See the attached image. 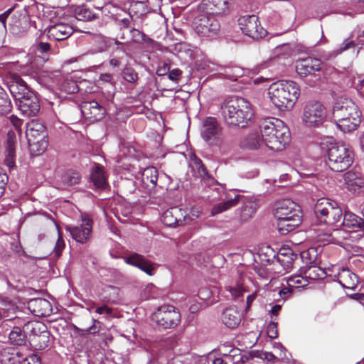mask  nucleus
<instances>
[{
    "mask_svg": "<svg viewBox=\"0 0 364 364\" xmlns=\"http://www.w3.org/2000/svg\"><path fill=\"white\" fill-rule=\"evenodd\" d=\"M64 247V242L61 238H59L56 242L55 247V252L57 255H60L63 248Z\"/></svg>",
    "mask_w": 364,
    "mask_h": 364,
    "instance_id": "680f3d73",
    "label": "nucleus"
},
{
    "mask_svg": "<svg viewBox=\"0 0 364 364\" xmlns=\"http://www.w3.org/2000/svg\"><path fill=\"white\" fill-rule=\"evenodd\" d=\"M318 237L321 241L341 245L343 240L347 239L348 233L344 230L334 229L331 233L318 235Z\"/></svg>",
    "mask_w": 364,
    "mask_h": 364,
    "instance_id": "473e14b6",
    "label": "nucleus"
},
{
    "mask_svg": "<svg viewBox=\"0 0 364 364\" xmlns=\"http://www.w3.org/2000/svg\"><path fill=\"white\" fill-rule=\"evenodd\" d=\"M343 179L346 188L350 191L356 192L364 186V181L361 174L355 171L345 173Z\"/></svg>",
    "mask_w": 364,
    "mask_h": 364,
    "instance_id": "bb28decb",
    "label": "nucleus"
},
{
    "mask_svg": "<svg viewBox=\"0 0 364 364\" xmlns=\"http://www.w3.org/2000/svg\"><path fill=\"white\" fill-rule=\"evenodd\" d=\"M222 321L228 328H234L241 321L240 314L234 307L227 308L223 313Z\"/></svg>",
    "mask_w": 364,
    "mask_h": 364,
    "instance_id": "c756f323",
    "label": "nucleus"
},
{
    "mask_svg": "<svg viewBox=\"0 0 364 364\" xmlns=\"http://www.w3.org/2000/svg\"><path fill=\"white\" fill-rule=\"evenodd\" d=\"M75 16L79 21H90L94 17L92 12L85 6L77 7L75 10Z\"/></svg>",
    "mask_w": 364,
    "mask_h": 364,
    "instance_id": "37998d69",
    "label": "nucleus"
},
{
    "mask_svg": "<svg viewBox=\"0 0 364 364\" xmlns=\"http://www.w3.org/2000/svg\"><path fill=\"white\" fill-rule=\"evenodd\" d=\"M183 364H205V356L188 355L184 358Z\"/></svg>",
    "mask_w": 364,
    "mask_h": 364,
    "instance_id": "09e8293b",
    "label": "nucleus"
},
{
    "mask_svg": "<svg viewBox=\"0 0 364 364\" xmlns=\"http://www.w3.org/2000/svg\"><path fill=\"white\" fill-rule=\"evenodd\" d=\"M193 26L199 36L208 38L216 37L220 29V24L215 16L203 10L195 16Z\"/></svg>",
    "mask_w": 364,
    "mask_h": 364,
    "instance_id": "6e6552de",
    "label": "nucleus"
},
{
    "mask_svg": "<svg viewBox=\"0 0 364 364\" xmlns=\"http://www.w3.org/2000/svg\"><path fill=\"white\" fill-rule=\"evenodd\" d=\"M11 102L4 91L0 97V114H6L11 110Z\"/></svg>",
    "mask_w": 364,
    "mask_h": 364,
    "instance_id": "c03bdc74",
    "label": "nucleus"
},
{
    "mask_svg": "<svg viewBox=\"0 0 364 364\" xmlns=\"http://www.w3.org/2000/svg\"><path fill=\"white\" fill-rule=\"evenodd\" d=\"M343 221L341 223L348 231L355 232L359 229L364 230V220L350 211L343 213Z\"/></svg>",
    "mask_w": 364,
    "mask_h": 364,
    "instance_id": "a878e982",
    "label": "nucleus"
},
{
    "mask_svg": "<svg viewBox=\"0 0 364 364\" xmlns=\"http://www.w3.org/2000/svg\"><path fill=\"white\" fill-rule=\"evenodd\" d=\"M124 260L127 264L139 268L149 276L155 274L156 264L139 254L132 253L124 257Z\"/></svg>",
    "mask_w": 364,
    "mask_h": 364,
    "instance_id": "a211bd4d",
    "label": "nucleus"
},
{
    "mask_svg": "<svg viewBox=\"0 0 364 364\" xmlns=\"http://www.w3.org/2000/svg\"><path fill=\"white\" fill-rule=\"evenodd\" d=\"M321 149L327 153V164L331 170L341 172L348 168L353 162V152L349 145L336 143L327 137L320 143Z\"/></svg>",
    "mask_w": 364,
    "mask_h": 364,
    "instance_id": "f257e3e1",
    "label": "nucleus"
},
{
    "mask_svg": "<svg viewBox=\"0 0 364 364\" xmlns=\"http://www.w3.org/2000/svg\"><path fill=\"white\" fill-rule=\"evenodd\" d=\"M272 104L279 109H291L299 96V88L294 81H278L272 83L268 90Z\"/></svg>",
    "mask_w": 364,
    "mask_h": 364,
    "instance_id": "39448f33",
    "label": "nucleus"
},
{
    "mask_svg": "<svg viewBox=\"0 0 364 364\" xmlns=\"http://www.w3.org/2000/svg\"><path fill=\"white\" fill-rule=\"evenodd\" d=\"M32 325V336L30 338L31 345L37 350H43L48 347L50 339L47 327L42 323H35Z\"/></svg>",
    "mask_w": 364,
    "mask_h": 364,
    "instance_id": "dca6fc26",
    "label": "nucleus"
},
{
    "mask_svg": "<svg viewBox=\"0 0 364 364\" xmlns=\"http://www.w3.org/2000/svg\"><path fill=\"white\" fill-rule=\"evenodd\" d=\"M240 198V195H235L233 198L228 196L226 200L223 201L213 208L211 211L212 215H214L220 213L236 205L239 203Z\"/></svg>",
    "mask_w": 364,
    "mask_h": 364,
    "instance_id": "e433bc0d",
    "label": "nucleus"
},
{
    "mask_svg": "<svg viewBox=\"0 0 364 364\" xmlns=\"http://www.w3.org/2000/svg\"><path fill=\"white\" fill-rule=\"evenodd\" d=\"M152 319L164 328H171L179 323L181 315L173 306H162L154 313Z\"/></svg>",
    "mask_w": 364,
    "mask_h": 364,
    "instance_id": "ddd939ff",
    "label": "nucleus"
},
{
    "mask_svg": "<svg viewBox=\"0 0 364 364\" xmlns=\"http://www.w3.org/2000/svg\"><path fill=\"white\" fill-rule=\"evenodd\" d=\"M20 364H41V360L36 355L32 354L24 358Z\"/></svg>",
    "mask_w": 364,
    "mask_h": 364,
    "instance_id": "5fc2aeb1",
    "label": "nucleus"
},
{
    "mask_svg": "<svg viewBox=\"0 0 364 364\" xmlns=\"http://www.w3.org/2000/svg\"><path fill=\"white\" fill-rule=\"evenodd\" d=\"M355 43L351 41V40H348V39H346L343 43L341 44V46H340V48L338 49L337 50V53H343V51L350 48H353L355 47Z\"/></svg>",
    "mask_w": 364,
    "mask_h": 364,
    "instance_id": "6e6d98bb",
    "label": "nucleus"
},
{
    "mask_svg": "<svg viewBox=\"0 0 364 364\" xmlns=\"http://www.w3.org/2000/svg\"><path fill=\"white\" fill-rule=\"evenodd\" d=\"M274 348L280 350L279 358H277L273 353L267 351H253L252 355L267 361H274L276 360H284L285 359L288 360L287 350L281 343L276 344Z\"/></svg>",
    "mask_w": 364,
    "mask_h": 364,
    "instance_id": "2f4dec72",
    "label": "nucleus"
},
{
    "mask_svg": "<svg viewBox=\"0 0 364 364\" xmlns=\"http://www.w3.org/2000/svg\"><path fill=\"white\" fill-rule=\"evenodd\" d=\"M260 133L264 145L275 151L282 150L289 141V128L279 119L269 118L262 122Z\"/></svg>",
    "mask_w": 364,
    "mask_h": 364,
    "instance_id": "7ed1b4c3",
    "label": "nucleus"
},
{
    "mask_svg": "<svg viewBox=\"0 0 364 364\" xmlns=\"http://www.w3.org/2000/svg\"><path fill=\"white\" fill-rule=\"evenodd\" d=\"M9 89L16 100V103L27 95L33 93V92L29 89L26 82L18 77H16L13 79L9 85Z\"/></svg>",
    "mask_w": 364,
    "mask_h": 364,
    "instance_id": "5701e85b",
    "label": "nucleus"
},
{
    "mask_svg": "<svg viewBox=\"0 0 364 364\" xmlns=\"http://www.w3.org/2000/svg\"><path fill=\"white\" fill-rule=\"evenodd\" d=\"M364 89V77L359 80L357 84V90L360 94H363V90Z\"/></svg>",
    "mask_w": 364,
    "mask_h": 364,
    "instance_id": "774afa93",
    "label": "nucleus"
},
{
    "mask_svg": "<svg viewBox=\"0 0 364 364\" xmlns=\"http://www.w3.org/2000/svg\"><path fill=\"white\" fill-rule=\"evenodd\" d=\"M183 217V213L181 209L173 207L166 210L163 213L162 221L166 225L172 227L176 225H178L180 222H182V218Z\"/></svg>",
    "mask_w": 364,
    "mask_h": 364,
    "instance_id": "c85d7f7f",
    "label": "nucleus"
},
{
    "mask_svg": "<svg viewBox=\"0 0 364 364\" xmlns=\"http://www.w3.org/2000/svg\"><path fill=\"white\" fill-rule=\"evenodd\" d=\"M100 80L102 82L110 83L112 85H114V84L112 75L109 73L101 74L100 76Z\"/></svg>",
    "mask_w": 364,
    "mask_h": 364,
    "instance_id": "bf43d9fd",
    "label": "nucleus"
},
{
    "mask_svg": "<svg viewBox=\"0 0 364 364\" xmlns=\"http://www.w3.org/2000/svg\"><path fill=\"white\" fill-rule=\"evenodd\" d=\"M210 364H227V363L223 358H216L215 359L210 358Z\"/></svg>",
    "mask_w": 364,
    "mask_h": 364,
    "instance_id": "338daca9",
    "label": "nucleus"
},
{
    "mask_svg": "<svg viewBox=\"0 0 364 364\" xmlns=\"http://www.w3.org/2000/svg\"><path fill=\"white\" fill-rule=\"evenodd\" d=\"M242 146L250 149H257L262 148L264 145L263 139L257 132H253L248 134L242 142Z\"/></svg>",
    "mask_w": 364,
    "mask_h": 364,
    "instance_id": "f704fd0d",
    "label": "nucleus"
},
{
    "mask_svg": "<svg viewBox=\"0 0 364 364\" xmlns=\"http://www.w3.org/2000/svg\"><path fill=\"white\" fill-rule=\"evenodd\" d=\"M29 310L36 316H48L52 312V306L49 301L43 298L31 299L28 304Z\"/></svg>",
    "mask_w": 364,
    "mask_h": 364,
    "instance_id": "393cba45",
    "label": "nucleus"
},
{
    "mask_svg": "<svg viewBox=\"0 0 364 364\" xmlns=\"http://www.w3.org/2000/svg\"><path fill=\"white\" fill-rule=\"evenodd\" d=\"M230 0H203L200 10L212 14H225L229 10Z\"/></svg>",
    "mask_w": 364,
    "mask_h": 364,
    "instance_id": "b1692460",
    "label": "nucleus"
},
{
    "mask_svg": "<svg viewBox=\"0 0 364 364\" xmlns=\"http://www.w3.org/2000/svg\"><path fill=\"white\" fill-rule=\"evenodd\" d=\"M91 180L97 188L105 189L108 186L107 175L100 164H95L92 168Z\"/></svg>",
    "mask_w": 364,
    "mask_h": 364,
    "instance_id": "cd10ccee",
    "label": "nucleus"
},
{
    "mask_svg": "<svg viewBox=\"0 0 364 364\" xmlns=\"http://www.w3.org/2000/svg\"><path fill=\"white\" fill-rule=\"evenodd\" d=\"M314 211L321 223L329 225L339 223L343 217V211L337 203L326 198L317 200Z\"/></svg>",
    "mask_w": 364,
    "mask_h": 364,
    "instance_id": "0eeeda50",
    "label": "nucleus"
},
{
    "mask_svg": "<svg viewBox=\"0 0 364 364\" xmlns=\"http://www.w3.org/2000/svg\"><path fill=\"white\" fill-rule=\"evenodd\" d=\"M80 174L75 171L68 170L65 171L61 176V181L63 186L61 188H65L68 186L77 184L80 181Z\"/></svg>",
    "mask_w": 364,
    "mask_h": 364,
    "instance_id": "4c0bfd02",
    "label": "nucleus"
},
{
    "mask_svg": "<svg viewBox=\"0 0 364 364\" xmlns=\"http://www.w3.org/2000/svg\"><path fill=\"white\" fill-rule=\"evenodd\" d=\"M10 342L16 346L25 345L26 336L19 327H14L9 335Z\"/></svg>",
    "mask_w": 364,
    "mask_h": 364,
    "instance_id": "ea45409f",
    "label": "nucleus"
},
{
    "mask_svg": "<svg viewBox=\"0 0 364 364\" xmlns=\"http://www.w3.org/2000/svg\"><path fill=\"white\" fill-rule=\"evenodd\" d=\"M277 229L281 235H287L301 223V211L299 205L290 199L279 200L275 206Z\"/></svg>",
    "mask_w": 364,
    "mask_h": 364,
    "instance_id": "20e7f679",
    "label": "nucleus"
},
{
    "mask_svg": "<svg viewBox=\"0 0 364 364\" xmlns=\"http://www.w3.org/2000/svg\"><path fill=\"white\" fill-rule=\"evenodd\" d=\"M122 77L124 80L130 83H135L138 80V74L135 70L127 66L122 70Z\"/></svg>",
    "mask_w": 364,
    "mask_h": 364,
    "instance_id": "a18cd8bd",
    "label": "nucleus"
},
{
    "mask_svg": "<svg viewBox=\"0 0 364 364\" xmlns=\"http://www.w3.org/2000/svg\"><path fill=\"white\" fill-rule=\"evenodd\" d=\"M326 118L325 107L319 102H310L303 109L301 119L308 127H318L323 124Z\"/></svg>",
    "mask_w": 364,
    "mask_h": 364,
    "instance_id": "1a4fd4ad",
    "label": "nucleus"
},
{
    "mask_svg": "<svg viewBox=\"0 0 364 364\" xmlns=\"http://www.w3.org/2000/svg\"><path fill=\"white\" fill-rule=\"evenodd\" d=\"M80 109L82 115L90 122L100 120L105 114V109L96 101L83 102Z\"/></svg>",
    "mask_w": 364,
    "mask_h": 364,
    "instance_id": "aec40b11",
    "label": "nucleus"
},
{
    "mask_svg": "<svg viewBox=\"0 0 364 364\" xmlns=\"http://www.w3.org/2000/svg\"><path fill=\"white\" fill-rule=\"evenodd\" d=\"M130 33L132 36V41L135 43H142L151 41V39L148 38L143 32H141L137 29H131Z\"/></svg>",
    "mask_w": 364,
    "mask_h": 364,
    "instance_id": "49530a36",
    "label": "nucleus"
},
{
    "mask_svg": "<svg viewBox=\"0 0 364 364\" xmlns=\"http://www.w3.org/2000/svg\"><path fill=\"white\" fill-rule=\"evenodd\" d=\"M26 136L30 146L31 151H36V146L40 144V149L37 151L44 152L47 148V141L46 127L44 124L38 120H32L27 125Z\"/></svg>",
    "mask_w": 364,
    "mask_h": 364,
    "instance_id": "9d476101",
    "label": "nucleus"
},
{
    "mask_svg": "<svg viewBox=\"0 0 364 364\" xmlns=\"http://www.w3.org/2000/svg\"><path fill=\"white\" fill-rule=\"evenodd\" d=\"M93 221L91 217L86 213H82L80 224L77 225H68L65 230L70 232L71 237L76 242L87 243L92 236Z\"/></svg>",
    "mask_w": 364,
    "mask_h": 364,
    "instance_id": "f8f14e48",
    "label": "nucleus"
},
{
    "mask_svg": "<svg viewBox=\"0 0 364 364\" xmlns=\"http://www.w3.org/2000/svg\"><path fill=\"white\" fill-rule=\"evenodd\" d=\"M267 333L271 338H275L277 337V323L275 322L274 320H272L267 326Z\"/></svg>",
    "mask_w": 364,
    "mask_h": 364,
    "instance_id": "3c124183",
    "label": "nucleus"
},
{
    "mask_svg": "<svg viewBox=\"0 0 364 364\" xmlns=\"http://www.w3.org/2000/svg\"><path fill=\"white\" fill-rule=\"evenodd\" d=\"M159 173L157 169L154 166L146 168L142 173V178L144 183H150L155 186L157 183Z\"/></svg>",
    "mask_w": 364,
    "mask_h": 364,
    "instance_id": "a19ab883",
    "label": "nucleus"
},
{
    "mask_svg": "<svg viewBox=\"0 0 364 364\" xmlns=\"http://www.w3.org/2000/svg\"><path fill=\"white\" fill-rule=\"evenodd\" d=\"M73 32V27L68 23H55L47 28V35L50 39L63 41L67 39Z\"/></svg>",
    "mask_w": 364,
    "mask_h": 364,
    "instance_id": "4be33fe9",
    "label": "nucleus"
},
{
    "mask_svg": "<svg viewBox=\"0 0 364 364\" xmlns=\"http://www.w3.org/2000/svg\"><path fill=\"white\" fill-rule=\"evenodd\" d=\"M227 290L231 294L234 298H237L243 295L245 289L239 284L227 287Z\"/></svg>",
    "mask_w": 364,
    "mask_h": 364,
    "instance_id": "8fccbe9b",
    "label": "nucleus"
},
{
    "mask_svg": "<svg viewBox=\"0 0 364 364\" xmlns=\"http://www.w3.org/2000/svg\"><path fill=\"white\" fill-rule=\"evenodd\" d=\"M16 105L22 114L26 117L35 116L40 110L39 100L34 92L17 102Z\"/></svg>",
    "mask_w": 364,
    "mask_h": 364,
    "instance_id": "412c9836",
    "label": "nucleus"
},
{
    "mask_svg": "<svg viewBox=\"0 0 364 364\" xmlns=\"http://www.w3.org/2000/svg\"><path fill=\"white\" fill-rule=\"evenodd\" d=\"M7 176L5 173H0V198L5 191V187L7 181Z\"/></svg>",
    "mask_w": 364,
    "mask_h": 364,
    "instance_id": "13d9d810",
    "label": "nucleus"
},
{
    "mask_svg": "<svg viewBox=\"0 0 364 364\" xmlns=\"http://www.w3.org/2000/svg\"><path fill=\"white\" fill-rule=\"evenodd\" d=\"M182 74V71L179 69H173L169 70L168 78L174 82H177Z\"/></svg>",
    "mask_w": 364,
    "mask_h": 364,
    "instance_id": "4d7b16f0",
    "label": "nucleus"
},
{
    "mask_svg": "<svg viewBox=\"0 0 364 364\" xmlns=\"http://www.w3.org/2000/svg\"><path fill=\"white\" fill-rule=\"evenodd\" d=\"M225 75L230 76V78L232 80H235L237 77L242 75V71L238 68H228L225 70Z\"/></svg>",
    "mask_w": 364,
    "mask_h": 364,
    "instance_id": "603ef678",
    "label": "nucleus"
},
{
    "mask_svg": "<svg viewBox=\"0 0 364 364\" xmlns=\"http://www.w3.org/2000/svg\"><path fill=\"white\" fill-rule=\"evenodd\" d=\"M326 275L325 270L316 265L302 267L299 269V274L287 279V287L280 289L278 294L283 301H285L295 289L304 288L309 285L310 281L323 279Z\"/></svg>",
    "mask_w": 364,
    "mask_h": 364,
    "instance_id": "423d86ee",
    "label": "nucleus"
},
{
    "mask_svg": "<svg viewBox=\"0 0 364 364\" xmlns=\"http://www.w3.org/2000/svg\"><path fill=\"white\" fill-rule=\"evenodd\" d=\"M321 61L315 58L308 57L296 62V70L301 77L314 75L321 68Z\"/></svg>",
    "mask_w": 364,
    "mask_h": 364,
    "instance_id": "6ab92c4d",
    "label": "nucleus"
},
{
    "mask_svg": "<svg viewBox=\"0 0 364 364\" xmlns=\"http://www.w3.org/2000/svg\"><path fill=\"white\" fill-rule=\"evenodd\" d=\"M11 122L13 124L16 131L11 130L7 134L6 139V156L5 159L6 164L9 167H13L15 163L16 157V148L18 145V135H20V127L21 126V121L14 115L11 117Z\"/></svg>",
    "mask_w": 364,
    "mask_h": 364,
    "instance_id": "4468645a",
    "label": "nucleus"
},
{
    "mask_svg": "<svg viewBox=\"0 0 364 364\" xmlns=\"http://www.w3.org/2000/svg\"><path fill=\"white\" fill-rule=\"evenodd\" d=\"M257 209V205L256 203L250 201L246 203L241 211V219L242 220H248L255 213Z\"/></svg>",
    "mask_w": 364,
    "mask_h": 364,
    "instance_id": "79ce46f5",
    "label": "nucleus"
},
{
    "mask_svg": "<svg viewBox=\"0 0 364 364\" xmlns=\"http://www.w3.org/2000/svg\"><path fill=\"white\" fill-rule=\"evenodd\" d=\"M190 166L197 177L205 178H208V172L202 161L195 154L191 156Z\"/></svg>",
    "mask_w": 364,
    "mask_h": 364,
    "instance_id": "c9c22d12",
    "label": "nucleus"
},
{
    "mask_svg": "<svg viewBox=\"0 0 364 364\" xmlns=\"http://www.w3.org/2000/svg\"><path fill=\"white\" fill-rule=\"evenodd\" d=\"M221 109L225 122L233 127H246L254 116L252 105L242 97L230 98Z\"/></svg>",
    "mask_w": 364,
    "mask_h": 364,
    "instance_id": "f03ea898",
    "label": "nucleus"
},
{
    "mask_svg": "<svg viewBox=\"0 0 364 364\" xmlns=\"http://www.w3.org/2000/svg\"><path fill=\"white\" fill-rule=\"evenodd\" d=\"M97 321L93 319V324L86 330V332L91 334H95L99 331V328L95 325Z\"/></svg>",
    "mask_w": 364,
    "mask_h": 364,
    "instance_id": "69168bd1",
    "label": "nucleus"
},
{
    "mask_svg": "<svg viewBox=\"0 0 364 364\" xmlns=\"http://www.w3.org/2000/svg\"><path fill=\"white\" fill-rule=\"evenodd\" d=\"M169 70H170L169 64L166 62H163L161 64H159V65L158 66V68L156 69V74L159 76H164V75H166L168 72H169Z\"/></svg>",
    "mask_w": 364,
    "mask_h": 364,
    "instance_id": "864d4df0",
    "label": "nucleus"
},
{
    "mask_svg": "<svg viewBox=\"0 0 364 364\" xmlns=\"http://www.w3.org/2000/svg\"><path fill=\"white\" fill-rule=\"evenodd\" d=\"M353 112V114H361L355 102L348 98H340L333 107V117L334 120H341L347 113Z\"/></svg>",
    "mask_w": 364,
    "mask_h": 364,
    "instance_id": "f3484780",
    "label": "nucleus"
},
{
    "mask_svg": "<svg viewBox=\"0 0 364 364\" xmlns=\"http://www.w3.org/2000/svg\"><path fill=\"white\" fill-rule=\"evenodd\" d=\"M95 312L98 314H107L109 315L112 314V309L109 308L106 305H104L102 306L97 308Z\"/></svg>",
    "mask_w": 364,
    "mask_h": 364,
    "instance_id": "052dcab7",
    "label": "nucleus"
},
{
    "mask_svg": "<svg viewBox=\"0 0 364 364\" xmlns=\"http://www.w3.org/2000/svg\"><path fill=\"white\" fill-rule=\"evenodd\" d=\"M338 279L341 286L349 289H354L358 284L357 276L348 269H342L338 273Z\"/></svg>",
    "mask_w": 364,
    "mask_h": 364,
    "instance_id": "7c9ffc66",
    "label": "nucleus"
},
{
    "mask_svg": "<svg viewBox=\"0 0 364 364\" xmlns=\"http://www.w3.org/2000/svg\"><path fill=\"white\" fill-rule=\"evenodd\" d=\"M50 48V44L48 43L41 42L38 45V50L42 53L48 51Z\"/></svg>",
    "mask_w": 364,
    "mask_h": 364,
    "instance_id": "e2e57ef3",
    "label": "nucleus"
},
{
    "mask_svg": "<svg viewBox=\"0 0 364 364\" xmlns=\"http://www.w3.org/2000/svg\"><path fill=\"white\" fill-rule=\"evenodd\" d=\"M202 138L210 145L220 146L224 142L222 128L214 117H207L203 122Z\"/></svg>",
    "mask_w": 364,
    "mask_h": 364,
    "instance_id": "9b49d317",
    "label": "nucleus"
},
{
    "mask_svg": "<svg viewBox=\"0 0 364 364\" xmlns=\"http://www.w3.org/2000/svg\"><path fill=\"white\" fill-rule=\"evenodd\" d=\"M238 24L242 33L253 38L259 39L266 36V30L261 26L259 18L255 15H245L238 19Z\"/></svg>",
    "mask_w": 364,
    "mask_h": 364,
    "instance_id": "2eb2a0df",
    "label": "nucleus"
},
{
    "mask_svg": "<svg viewBox=\"0 0 364 364\" xmlns=\"http://www.w3.org/2000/svg\"><path fill=\"white\" fill-rule=\"evenodd\" d=\"M353 119H345L343 118L341 120H335L337 127L343 132H352L359 126L361 122V114H355Z\"/></svg>",
    "mask_w": 364,
    "mask_h": 364,
    "instance_id": "72a5a7b5",
    "label": "nucleus"
},
{
    "mask_svg": "<svg viewBox=\"0 0 364 364\" xmlns=\"http://www.w3.org/2000/svg\"><path fill=\"white\" fill-rule=\"evenodd\" d=\"M230 355L223 353V355L228 358L230 359L231 357H233L234 363L235 364H243L245 360H247V357L242 356L240 353H239L238 349H232L230 351Z\"/></svg>",
    "mask_w": 364,
    "mask_h": 364,
    "instance_id": "de8ad7c7",
    "label": "nucleus"
},
{
    "mask_svg": "<svg viewBox=\"0 0 364 364\" xmlns=\"http://www.w3.org/2000/svg\"><path fill=\"white\" fill-rule=\"evenodd\" d=\"M349 297L360 302L364 301V294L362 293L353 294H350Z\"/></svg>",
    "mask_w": 364,
    "mask_h": 364,
    "instance_id": "0e129e2a",
    "label": "nucleus"
},
{
    "mask_svg": "<svg viewBox=\"0 0 364 364\" xmlns=\"http://www.w3.org/2000/svg\"><path fill=\"white\" fill-rule=\"evenodd\" d=\"M103 301L116 304L119 300V289L114 286H107L102 290Z\"/></svg>",
    "mask_w": 364,
    "mask_h": 364,
    "instance_id": "58836bf2",
    "label": "nucleus"
}]
</instances>
